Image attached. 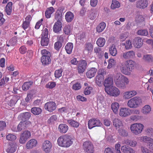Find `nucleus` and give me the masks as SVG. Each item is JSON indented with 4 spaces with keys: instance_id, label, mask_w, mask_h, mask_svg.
I'll return each mask as SVG.
<instances>
[{
    "instance_id": "nucleus-1",
    "label": "nucleus",
    "mask_w": 153,
    "mask_h": 153,
    "mask_svg": "<svg viewBox=\"0 0 153 153\" xmlns=\"http://www.w3.org/2000/svg\"><path fill=\"white\" fill-rule=\"evenodd\" d=\"M72 136L65 135L59 137L57 142L59 146L64 147H69L73 143Z\"/></svg>"
},
{
    "instance_id": "nucleus-2",
    "label": "nucleus",
    "mask_w": 153,
    "mask_h": 153,
    "mask_svg": "<svg viewBox=\"0 0 153 153\" xmlns=\"http://www.w3.org/2000/svg\"><path fill=\"white\" fill-rule=\"evenodd\" d=\"M144 127L143 125L140 123H136L132 124L130 126L131 132L136 135L140 133Z\"/></svg>"
},
{
    "instance_id": "nucleus-3",
    "label": "nucleus",
    "mask_w": 153,
    "mask_h": 153,
    "mask_svg": "<svg viewBox=\"0 0 153 153\" xmlns=\"http://www.w3.org/2000/svg\"><path fill=\"white\" fill-rule=\"evenodd\" d=\"M142 103L140 98L138 97H134L129 100L127 103L128 106L131 108H136Z\"/></svg>"
},
{
    "instance_id": "nucleus-4",
    "label": "nucleus",
    "mask_w": 153,
    "mask_h": 153,
    "mask_svg": "<svg viewBox=\"0 0 153 153\" xmlns=\"http://www.w3.org/2000/svg\"><path fill=\"white\" fill-rule=\"evenodd\" d=\"M84 150L87 153H93L94 152V147L93 144L89 141L84 142L83 144Z\"/></svg>"
},
{
    "instance_id": "nucleus-5",
    "label": "nucleus",
    "mask_w": 153,
    "mask_h": 153,
    "mask_svg": "<svg viewBox=\"0 0 153 153\" xmlns=\"http://www.w3.org/2000/svg\"><path fill=\"white\" fill-rule=\"evenodd\" d=\"M105 90L108 94L113 96L117 97L120 93L119 89L113 86L109 88H105Z\"/></svg>"
},
{
    "instance_id": "nucleus-6",
    "label": "nucleus",
    "mask_w": 153,
    "mask_h": 153,
    "mask_svg": "<svg viewBox=\"0 0 153 153\" xmlns=\"http://www.w3.org/2000/svg\"><path fill=\"white\" fill-rule=\"evenodd\" d=\"M31 124V123L29 121L27 122H21L18 125L17 128L14 129L13 128L12 129V130L14 131H20L22 130L25 129L29 127Z\"/></svg>"
},
{
    "instance_id": "nucleus-7",
    "label": "nucleus",
    "mask_w": 153,
    "mask_h": 153,
    "mask_svg": "<svg viewBox=\"0 0 153 153\" xmlns=\"http://www.w3.org/2000/svg\"><path fill=\"white\" fill-rule=\"evenodd\" d=\"M30 136V133L28 131H25L23 133H21L19 140L20 143L22 144L25 143Z\"/></svg>"
},
{
    "instance_id": "nucleus-8",
    "label": "nucleus",
    "mask_w": 153,
    "mask_h": 153,
    "mask_svg": "<svg viewBox=\"0 0 153 153\" xmlns=\"http://www.w3.org/2000/svg\"><path fill=\"white\" fill-rule=\"evenodd\" d=\"M102 123L98 119H92L89 120L88 122V128L91 129L95 126H100Z\"/></svg>"
},
{
    "instance_id": "nucleus-9",
    "label": "nucleus",
    "mask_w": 153,
    "mask_h": 153,
    "mask_svg": "<svg viewBox=\"0 0 153 153\" xmlns=\"http://www.w3.org/2000/svg\"><path fill=\"white\" fill-rule=\"evenodd\" d=\"M114 82L116 86L118 87L124 88L126 87V84L128 83L129 81L128 78L126 77Z\"/></svg>"
},
{
    "instance_id": "nucleus-10",
    "label": "nucleus",
    "mask_w": 153,
    "mask_h": 153,
    "mask_svg": "<svg viewBox=\"0 0 153 153\" xmlns=\"http://www.w3.org/2000/svg\"><path fill=\"white\" fill-rule=\"evenodd\" d=\"M45 109L49 112H52L56 108V103L53 102H49L45 103Z\"/></svg>"
},
{
    "instance_id": "nucleus-11",
    "label": "nucleus",
    "mask_w": 153,
    "mask_h": 153,
    "mask_svg": "<svg viewBox=\"0 0 153 153\" xmlns=\"http://www.w3.org/2000/svg\"><path fill=\"white\" fill-rule=\"evenodd\" d=\"M17 147V145L14 142L10 143L6 150L7 152L8 153H13L16 150Z\"/></svg>"
},
{
    "instance_id": "nucleus-12",
    "label": "nucleus",
    "mask_w": 153,
    "mask_h": 153,
    "mask_svg": "<svg viewBox=\"0 0 153 153\" xmlns=\"http://www.w3.org/2000/svg\"><path fill=\"white\" fill-rule=\"evenodd\" d=\"M147 5L148 1L147 0H138L136 2V7L139 8H145Z\"/></svg>"
},
{
    "instance_id": "nucleus-13",
    "label": "nucleus",
    "mask_w": 153,
    "mask_h": 153,
    "mask_svg": "<svg viewBox=\"0 0 153 153\" xmlns=\"http://www.w3.org/2000/svg\"><path fill=\"white\" fill-rule=\"evenodd\" d=\"M133 45L135 47L140 48L143 45V41L140 38L136 37L133 40Z\"/></svg>"
},
{
    "instance_id": "nucleus-14",
    "label": "nucleus",
    "mask_w": 153,
    "mask_h": 153,
    "mask_svg": "<svg viewBox=\"0 0 153 153\" xmlns=\"http://www.w3.org/2000/svg\"><path fill=\"white\" fill-rule=\"evenodd\" d=\"M52 147L51 143L48 140L45 141L43 144V148L46 153L49 152Z\"/></svg>"
},
{
    "instance_id": "nucleus-15",
    "label": "nucleus",
    "mask_w": 153,
    "mask_h": 153,
    "mask_svg": "<svg viewBox=\"0 0 153 153\" xmlns=\"http://www.w3.org/2000/svg\"><path fill=\"white\" fill-rule=\"evenodd\" d=\"M113 83V79L111 77H108L104 82V85L105 86V89L112 86Z\"/></svg>"
},
{
    "instance_id": "nucleus-16",
    "label": "nucleus",
    "mask_w": 153,
    "mask_h": 153,
    "mask_svg": "<svg viewBox=\"0 0 153 153\" xmlns=\"http://www.w3.org/2000/svg\"><path fill=\"white\" fill-rule=\"evenodd\" d=\"M97 72L96 68H92L86 73V76L88 78H91L95 76Z\"/></svg>"
},
{
    "instance_id": "nucleus-17",
    "label": "nucleus",
    "mask_w": 153,
    "mask_h": 153,
    "mask_svg": "<svg viewBox=\"0 0 153 153\" xmlns=\"http://www.w3.org/2000/svg\"><path fill=\"white\" fill-rule=\"evenodd\" d=\"M120 67L121 72L125 74H129L130 73V72L131 71L130 68H129L126 64L124 65L123 64H121Z\"/></svg>"
},
{
    "instance_id": "nucleus-18",
    "label": "nucleus",
    "mask_w": 153,
    "mask_h": 153,
    "mask_svg": "<svg viewBox=\"0 0 153 153\" xmlns=\"http://www.w3.org/2000/svg\"><path fill=\"white\" fill-rule=\"evenodd\" d=\"M30 117L31 113L28 112L22 113L19 116V117L23 122H27V120H28Z\"/></svg>"
},
{
    "instance_id": "nucleus-19",
    "label": "nucleus",
    "mask_w": 153,
    "mask_h": 153,
    "mask_svg": "<svg viewBox=\"0 0 153 153\" xmlns=\"http://www.w3.org/2000/svg\"><path fill=\"white\" fill-rule=\"evenodd\" d=\"M37 144V141L34 139H31L26 143V146L27 149H30L35 146Z\"/></svg>"
},
{
    "instance_id": "nucleus-20",
    "label": "nucleus",
    "mask_w": 153,
    "mask_h": 153,
    "mask_svg": "<svg viewBox=\"0 0 153 153\" xmlns=\"http://www.w3.org/2000/svg\"><path fill=\"white\" fill-rule=\"evenodd\" d=\"M134 56V52L133 51L124 53L123 55V57L126 59L132 58Z\"/></svg>"
},
{
    "instance_id": "nucleus-21",
    "label": "nucleus",
    "mask_w": 153,
    "mask_h": 153,
    "mask_svg": "<svg viewBox=\"0 0 153 153\" xmlns=\"http://www.w3.org/2000/svg\"><path fill=\"white\" fill-rule=\"evenodd\" d=\"M62 27V22H56L53 27V31L56 33H58L61 30Z\"/></svg>"
},
{
    "instance_id": "nucleus-22",
    "label": "nucleus",
    "mask_w": 153,
    "mask_h": 153,
    "mask_svg": "<svg viewBox=\"0 0 153 153\" xmlns=\"http://www.w3.org/2000/svg\"><path fill=\"white\" fill-rule=\"evenodd\" d=\"M122 151L124 153H134V151L127 146L124 145L121 147Z\"/></svg>"
},
{
    "instance_id": "nucleus-23",
    "label": "nucleus",
    "mask_w": 153,
    "mask_h": 153,
    "mask_svg": "<svg viewBox=\"0 0 153 153\" xmlns=\"http://www.w3.org/2000/svg\"><path fill=\"white\" fill-rule=\"evenodd\" d=\"M68 129V126L64 124H61L59 125L58 127L59 131L61 133H66Z\"/></svg>"
},
{
    "instance_id": "nucleus-24",
    "label": "nucleus",
    "mask_w": 153,
    "mask_h": 153,
    "mask_svg": "<svg viewBox=\"0 0 153 153\" xmlns=\"http://www.w3.org/2000/svg\"><path fill=\"white\" fill-rule=\"evenodd\" d=\"M128 110L129 109L126 108H121L119 113V115L124 117H126L129 115L130 113L129 112Z\"/></svg>"
},
{
    "instance_id": "nucleus-25",
    "label": "nucleus",
    "mask_w": 153,
    "mask_h": 153,
    "mask_svg": "<svg viewBox=\"0 0 153 153\" xmlns=\"http://www.w3.org/2000/svg\"><path fill=\"white\" fill-rule=\"evenodd\" d=\"M74 18L73 13L70 11L68 12L65 16V18L68 22H71Z\"/></svg>"
},
{
    "instance_id": "nucleus-26",
    "label": "nucleus",
    "mask_w": 153,
    "mask_h": 153,
    "mask_svg": "<svg viewBox=\"0 0 153 153\" xmlns=\"http://www.w3.org/2000/svg\"><path fill=\"white\" fill-rule=\"evenodd\" d=\"M151 110V108L150 105H146L142 108L141 111L143 114L147 115L149 113Z\"/></svg>"
},
{
    "instance_id": "nucleus-27",
    "label": "nucleus",
    "mask_w": 153,
    "mask_h": 153,
    "mask_svg": "<svg viewBox=\"0 0 153 153\" xmlns=\"http://www.w3.org/2000/svg\"><path fill=\"white\" fill-rule=\"evenodd\" d=\"M41 62L44 65H46L49 64L51 62V59L50 57L42 56V57Z\"/></svg>"
},
{
    "instance_id": "nucleus-28",
    "label": "nucleus",
    "mask_w": 153,
    "mask_h": 153,
    "mask_svg": "<svg viewBox=\"0 0 153 153\" xmlns=\"http://www.w3.org/2000/svg\"><path fill=\"white\" fill-rule=\"evenodd\" d=\"M136 94V92L134 91L126 92L124 94V97L128 99L134 96Z\"/></svg>"
},
{
    "instance_id": "nucleus-29",
    "label": "nucleus",
    "mask_w": 153,
    "mask_h": 153,
    "mask_svg": "<svg viewBox=\"0 0 153 153\" xmlns=\"http://www.w3.org/2000/svg\"><path fill=\"white\" fill-rule=\"evenodd\" d=\"M54 11V10L53 7H51L47 9L45 12V16L47 18H49L51 16V15Z\"/></svg>"
},
{
    "instance_id": "nucleus-30",
    "label": "nucleus",
    "mask_w": 153,
    "mask_h": 153,
    "mask_svg": "<svg viewBox=\"0 0 153 153\" xmlns=\"http://www.w3.org/2000/svg\"><path fill=\"white\" fill-rule=\"evenodd\" d=\"M12 3L11 2H9L5 7V10L7 14L10 15L12 12Z\"/></svg>"
},
{
    "instance_id": "nucleus-31",
    "label": "nucleus",
    "mask_w": 153,
    "mask_h": 153,
    "mask_svg": "<svg viewBox=\"0 0 153 153\" xmlns=\"http://www.w3.org/2000/svg\"><path fill=\"white\" fill-rule=\"evenodd\" d=\"M73 47V44L70 42L67 44L65 47V49L67 53L70 54L71 53Z\"/></svg>"
},
{
    "instance_id": "nucleus-32",
    "label": "nucleus",
    "mask_w": 153,
    "mask_h": 153,
    "mask_svg": "<svg viewBox=\"0 0 153 153\" xmlns=\"http://www.w3.org/2000/svg\"><path fill=\"white\" fill-rule=\"evenodd\" d=\"M106 24L104 22L100 23L96 27L97 31L98 33L102 32L105 28Z\"/></svg>"
},
{
    "instance_id": "nucleus-33",
    "label": "nucleus",
    "mask_w": 153,
    "mask_h": 153,
    "mask_svg": "<svg viewBox=\"0 0 153 153\" xmlns=\"http://www.w3.org/2000/svg\"><path fill=\"white\" fill-rule=\"evenodd\" d=\"M126 65L129 68H130L131 71L135 67V63L131 60H128L126 61Z\"/></svg>"
},
{
    "instance_id": "nucleus-34",
    "label": "nucleus",
    "mask_w": 153,
    "mask_h": 153,
    "mask_svg": "<svg viewBox=\"0 0 153 153\" xmlns=\"http://www.w3.org/2000/svg\"><path fill=\"white\" fill-rule=\"evenodd\" d=\"M31 111L33 114L35 115H38L40 114L42 111L41 108L36 107L32 108Z\"/></svg>"
},
{
    "instance_id": "nucleus-35",
    "label": "nucleus",
    "mask_w": 153,
    "mask_h": 153,
    "mask_svg": "<svg viewBox=\"0 0 153 153\" xmlns=\"http://www.w3.org/2000/svg\"><path fill=\"white\" fill-rule=\"evenodd\" d=\"M119 107V104L117 102L112 103L111 105L112 109L114 112L115 114H117V113Z\"/></svg>"
},
{
    "instance_id": "nucleus-36",
    "label": "nucleus",
    "mask_w": 153,
    "mask_h": 153,
    "mask_svg": "<svg viewBox=\"0 0 153 153\" xmlns=\"http://www.w3.org/2000/svg\"><path fill=\"white\" fill-rule=\"evenodd\" d=\"M105 42V39L102 37L99 38L97 41V44L100 47H102L104 45Z\"/></svg>"
},
{
    "instance_id": "nucleus-37",
    "label": "nucleus",
    "mask_w": 153,
    "mask_h": 153,
    "mask_svg": "<svg viewBox=\"0 0 153 153\" xmlns=\"http://www.w3.org/2000/svg\"><path fill=\"white\" fill-rule=\"evenodd\" d=\"M104 77V76L102 75H97L96 76V82L98 85L100 86L101 83L103 82Z\"/></svg>"
},
{
    "instance_id": "nucleus-38",
    "label": "nucleus",
    "mask_w": 153,
    "mask_h": 153,
    "mask_svg": "<svg viewBox=\"0 0 153 153\" xmlns=\"http://www.w3.org/2000/svg\"><path fill=\"white\" fill-rule=\"evenodd\" d=\"M94 51L98 55L100 58H101L103 55L104 52L102 51L101 49L99 47L95 48Z\"/></svg>"
},
{
    "instance_id": "nucleus-39",
    "label": "nucleus",
    "mask_w": 153,
    "mask_h": 153,
    "mask_svg": "<svg viewBox=\"0 0 153 153\" xmlns=\"http://www.w3.org/2000/svg\"><path fill=\"white\" fill-rule=\"evenodd\" d=\"M113 123L114 126L116 128H119L122 126V122L118 119H114L113 121Z\"/></svg>"
},
{
    "instance_id": "nucleus-40",
    "label": "nucleus",
    "mask_w": 153,
    "mask_h": 153,
    "mask_svg": "<svg viewBox=\"0 0 153 153\" xmlns=\"http://www.w3.org/2000/svg\"><path fill=\"white\" fill-rule=\"evenodd\" d=\"M140 140L146 143H149V144L153 142V140L150 137L147 136L141 137Z\"/></svg>"
},
{
    "instance_id": "nucleus-41",
    "label": "nucleus",
    "mask_w": 153,
    "mask_h": 153,
    "mask_svg": "<svg viewBox=\"0 0 153 153\" xmlns=\"http://www.w3.org/2000/svg\"><path fill=\"white\" fill-rule=\"evenodd\" d=\"M67 122L73 127L77 128L79 126V123L78 122L72 120H68Z\"/></svg>"
},
{
    "instance_id": "nucleus-42",
    "label": "nucleus",
    "mask_w": 153,
    "mask_h": 153,
    "mask_svg": "<svg viewBox=\"0 0 153 153\" xmlns=\"http://www.w3.org/2000/svg\"><path fill=\"white\" fill-rule=\"evenodd\" d=\"M120 5V4L118 1H116V0H113L111 5V8L114 9L116 8H118Z\"/></svg>"
},
{
    "instance_id": "nucleus-43",
    "label": "nucleus",
    "mask_w": 153,
    "mask_h": 153,
    "mask_svg": "<svg viewBox=\"0 0 153 153\" xmlns=\"http://www.w3.org/2000/svg\"><path fill=\"white\" fill-rule=\"evenodd\" d=\"M126 77L125 76L123 75L120 73H118L116 74L114 76V82L117 81L119 80H120Z\"/></svg>"
},
{
    "instance_id": "nucleus-44",
    "label": "nucleus",
    "mask_w": 153,
    "mask_h": 153,
    "mask_svg": "<svg viewBox=\"0 0 153 153\" xmlns=\"http://www.w3.org/2000/svg\"><path fill=\"white\" fill-rule=\"evenodd\" d=\"M125 143L126 145H130L132 147H135L137 144L136 141L131 140H126Z\"/></svg>"
},
{
    "instance_id": "nucleus-45",
    "label": "nucleus",
    "mask_w": 153,
    "mask_h": 153,
    "mask_svg": "<svg viewBox=\"0 0 153 153\" xmlns=\"http://www.w3.org/2000/svg\"><path fill=\"white\" fill-rule=\"evenodd\" d=\"M62 15L59 11L56 12L55 14V19L57 20V22H61L62 21Z\"/></svg>"
},
{
    "instance_id": "nucleus-46",
    "label": "nucleus",
    "mask_w": 153,
    "mask_h": 153,
    "mask_svg": "<svg viewBox=\"0 0 153 153\" xmlns=\"http://www.w3.org/2000/svg\"><path fill=\"white\" fill-rule=\"evenodd\" d=\"M64 33L67 35H69L71 33L72 29L71 27L69 25L65 26L64 28Z\"/></svg>"
},
{
    "instance_id": "nucleus-47",
    "label": "nucleus",
    "mask_w": 153,
    "mask_h": 153,
    "mask_svg": "<svg viewBox=\"0 0 153 153\" xmlns=\"http://www.w3.org/2000/svg\"><path fill=\"white\" fill-rule=\"evenodd\" d=\"M32 83L30 82H26L24 83L22 86V88L23 90H27L29 89Z\"/></svg>"
},
{
    "instance_id": "nucleus-48",
    "label": "nucleus",
    "mask_w": 153,
    "mask_h": 153,
    "mask_svg": "<svg viewBox=\"0 0 153 153\" xmlns=\"http://www.w3.org/2000/svg\"><path fill=\"white\" fill-rule=\"evenodd\" d=\"M49 43L48 38H41V43L42 46H47Z\"/></svg>"
},
{
    "instance_id": "nucleus-49",
    "label": "nucleus",
    "mask_w": 153,
    "mask_h": 153,
    "mask_svg": "<svg viewBox=\"0 0 153 153\" xmlns=\"http://www.w3.org/2000/svg\"><path fill=\"white\" fill-rule=\"evenodd\" d=\"M110 53L113 56H115L117 54V49L115 46L111 47L109 49Z\"/></svg>"
},
{
    "instance_id": "nucleus-50",
    "label": "nucleus",
    "mask_w": 153,
    "mask_h": 153,
    "mask_svg": "<svg viewBox=\"0 0 153 153\" xmlns=\"http://www.w3.org/2000/svg\"><path fill=\"white\" fill-rule=\"evenodd\" d=\"M93 50V45L90 43H87L85 45V51L90 52Z\"/></svg>"
},
{
    "instance_id": "nucleus-51",
    "label": "nucleus",
    "mask_w": 153,
    "mask_h": 153,
    "mask_svg": "<svg viewBox=\"0 0 153 153\" xmlns=\"http://www.w3.org/2000/svg\"><path fill=\"white\" fill-rule=\"evenodd\" d=\"M143 59L146 61L150 62H152L153 57L150 55H144Z\"/></svg>"
},
{
    "instance_id": "nucleus-52",
    "label": "nucleus",
    "mask_w": 153,
    "mask_h": 153,
    "mask_svg": "<svg viewBox=\"0 0 153 153\" xmlns=\"http://www.w3.org/2000/svg\"><path fill=\"white\" fill-rule=\"evenodd\" d=\"M137 33L138 34L141 36H146L148 34V32L146 30H140Z\"/></svg>"
},
{
    "instance_id": "nucleus-53",
    "label": "nucleus",
    "mask_w": 153,
    "mask_h": 153,
    "mask_svg": "<svg viewBox=\"0 0 153 153\" xmlns=\"http://www.w3.org/2000/svg\"><path fill=\"white\" fill-rule=\"evenodd\" d=\"M62 69L56 70L55 71L54 73L55 77L57 78H59L62 75Z\"/></svg>"
},
{
    "instance_id": "nucleus-54",
    "label": "nucleus",
    "mask_w": 153,
    "mask_h": 153,
    "mask_svg": "<svg viewBox=\"0 0 153 153\" xmlns=\"http://www.w3.org/2000/svg\"><path fill=\"white\" fill-rule=\"evenodd\" d=\"M7 139L9 140L13 141L16 139V136L12 134H9L6 136Z\"/></svg>"
},
{
    "instance_id": "nucleus-55",
    "label": "nucleus",
    "mask_w": 153,
    "mask_h": 153,
    "mask_svg": "<svg viewBox=\"0 0 153 153\" xmlns=\"http://www.w3.org/2000/svg\"><path fill=\"white\" fill-rule=\"evenodd\" d=\"M87 65V63L85 60H82L80 61L79 64V67H81V68H83L84 69H86Z\"/></svg>"
},
{
    "instance_id": "nucleus-56",
    "label": "nucleus",
    "mask_w": 153,
    "mask_h": 153,
    "mask_svg": "<svg viewBox=\"0 0 153 153\" xmlns=\"http://www.w3.org/2000/svg\"><path fill=\"white\" fill-rule=\"evenodd\" d=\"M97 15L94 13L93 11H90L88 15V17L91 20H94L96 17Z\"/></svg>"
},
{
    "instance_id": "nucleus-57",
    "label": "nucleus",
    "mask_w": 153,
    "mask_h": 153,
    "mask_svg": "<svg viewBox=\"0 0 153 153\" xmlns=\"http://www.w3.org/2000/svg\"><path fill=\"white\" fill-rule=\"evenodd\" d=\"M140 149L142 153H153L152 151L148 149L145 146H142Z\"/></svg>"
},
{
    "instance_id": "nucleus-58",
    "label": "nucleus",
    "mask_w": 153,
    "mask_h": 153,
    "mask_svg": "<svg viewBox=\"0 0 153 153\" xmlns=\"http://www.w3.org/2000/svg\"><path fill=\"white\" fill-rule=\"evenodd\" d=\"M119 133L120 135L123 137H126L128 135V133L126 131L122 129L119 130Z\"/></svg>"
},
{
    "instance_id": "nucleus-59",
    "label": "nucleus",
    "mask_w": 153,
    "mask_h": 153,
    "mask_svg": "<svg viewBox=\"0 0 153 153\" xmlns=\"http://www.w3.org/2000/svg\"><path fill=\"white\" fill-rule=\"evenodd\" d=\"M48 29L45 28L42 32L41 38H48Z\"/></svg>"
},
{
    "instance_id": "nucleus-60",
    "label": "nucleus",
    "mask_w": 153,
    "mask_h": 153,
    "mask_svg": "<svg viewBox=\"0 0 153 153\" xmlns=\"http://www.w3.org/2000/svg\"><path fill=\"white\" fill-rule=\"evenodd\" d=\"M62 46V44L60 42L58 41L54 44L55 48L57 50H59Z\"/></svg>"
},
{
    "instance_id": "nucleus-61",
    "label": "nucleus",
    "mask_w": 153,
    "mask_h": 153,
    "mask_svg": "<svg viewBox=\"0 0 153 153\" xmlns=\"http://www.w3.org/2000/svg\"><path fill=\"white\" fill-rule=\"evenodd\" d=\"M144 18L141 15H138L136 17V20L138 22H141L144 21Z\"/></svg>"
},
{
    "instance_id": "nucleus-62",
    "label": "nucleus",
    "mask_w": 153,
    "mask_h": 153,
    "mask_svg": "<svg viewBox=\"0 0 153 153\" xmlns=\"http://www.w3.org/2000/svg\"><path fill=\"white\" fill-rule=\"evenodd\" d=\"M41 53L42 56H45V57L46 56H48L49 57L51 56L50 53L46 50H42L41 51Z\"/></svg>"
},
{
    "instance_id": "nucleus-63",
    "label": "nucleus",
    "mask_w": 153,
    "mask_h": 153,
    "mask_svg": "<svg viewBox=\"0 0 153 153\" xmlns=\"http://www.w3.org/2000/svg\"><path fill=\"white\" fill-rule=\"evenodd\" d=\"M56 84L54 82H49L46 85V87L47 88H49L52 89L55 87Z\"/></svg>"
},
{
    "instance_id": "nucleus-64",
    "label": "nucleus",
    "mask_w": 153,
    "mask_h": 153,
    "mask_svg": "<svg viewBox=\"0 0 153 153\" xmlns=\"http://www.w3.org/2000/svg\"><path fill=\"white\" fill-rule=\"evenodd\" d=\"M125 45V48L126 49H128L131 48L132 47V44L131 42L129 40L127 41Z\"/></svg>"
}]
</instances>
